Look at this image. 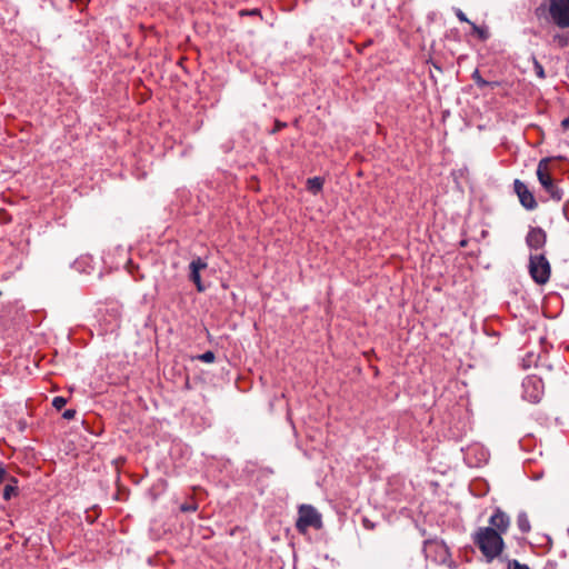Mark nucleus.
Returning a JSON list of instances; mask_svg holds the SVG:
<instances>
[{"label":"nucleus","mask_w":569,"mask_h":569,"mask_svg":"<svg viewBox=\"0 0 569 569\" xmlns=\"http://www.w3.org/2000/svg\"><path fill=\"white\" fill-rule=\"evenodd\" d=\"M473 545L480 550L485 561L491 563L495 559L503 561L505 540L493 528L479 527L472 535Z\"/></svg>","instance_id":"f257e3e1"},{"label":"nucleus","mask_w":569,"mask_h":569,"mask_svg":"<svg viewBox=\"0 0 569 569\" xmlns=\"http://www.w3.org/2000/svg\"><path fill=\"white\" fill-rule=\"evenodd\" d=\"M549 158H543L539 161L537 167V178L540 182L541 187L545 189V191L549 194V197L553 201H561L563 198V191L561 188L558 187L553 178L551 177L549 172Z\"/></svg>","instance_id":"f03ea898"},{"label":"nucleus","mask_w":569,"mask_h":569,"mask_svg":"<svg viewBox=\"0 0 569 569\" xmlns=\"http://www.w3.org/2000/svg\"><path fill=\"white\" fill-rule=\"evenodd\" d=\"M322 526V516L313 506L301 505L299 507L296 528L300 533H305L309 528L320 530Z\"/></svg>","instance_id":"7ed1b4c3"},{"label":"nucleus","mask_w":569,"mask_h":569,"mask_svg":"<svg viewBox=\"0 0 569 569\" xmlns=\"http://www.w3.org/2000/svg\"><path fill=\"white\" fill-rule=\"evenodd\" d=\"M529 273L537 284H546L551 276V266L543 253L529 256Z\"/></svg>","instance_id":"20e7f679"},{"label":"nucleus","mask_w":569,"mask_h":569,"mask_svg":"<svg viewBox=\"0 0 569 569\" xmlns=\"http://www.w3.org/2000/svg\"><path fill=\"white\" fill-rule=\"evenodd\" d=\"M549 17L559 28H569V0H550Z\"/></svg>","instance_id":"39448f33"},{"label":"nucleus","mask_w":569,"mask_h":569,"mask_svg":"<svg viewBox=\"0 0 569 569\" xmlns=\"http://www.w3.org/2000/svg\"><path fill=\"white\" fill-rule=\"evenodd\" d=\"M523 397L530 402H539L543 393L542 380L537 376L527 377L523 382Z\"/></svg>","instance_id":"423d86ee"},{"label":"nucleus","mask_w":569,"mask_h":569,"mask_svg":"<svg viewBox=\"0 0 569 569\" xmlns=\"http://www.w3.org/2000/svg\"><path fill=\"white\" fill-rule=\"evenodd\" d=\"M513 190H515L516 194L518 196L520 204L526 210L532 211L538 208V202H537L533 193L529 190V188L527 187V184L523 181L516 179L513 181Z\"/></svg>","instance_id":"0eeeda50"},{"label":"nucleus","mask_w":569,"mask_h":569,"mask_svg":"<svg viewBox=\"0 0 569 569\" xmlns=\"http://www.w3.org/2000/svg\"><path fill=\"white\" fill-rule=\"evenodd\" d=\"M488 522L489 526L487 528L496 529L502 537L508 531L511 520L510 517L503 510L497 507L493 510V513L490 516Z\"/></svg>","instance_id":"6e6552de"},{"label":"nucleus","mask_w":569,"mask_h":569,"mask_svg":"<svg viewBox=\"0 0 569 569\" xmlns=\"http://www.w3.org/2000/svg\"><path fill=\"white\" fill-rule=\"evenodd\" d=\"M547 243V233L541 227H530L526 236V244L531 250H540Z\"/></svg>","instance_id":"1a4fd4ad"},{"label":"nucleus","mask_w":569,"mask_h":569,"mask_svg":"<svg viewBox=\"0 0 569 569\" xmlns=\"http://www.w3.org/2000/svg\"><path fill=\"white\" fill-rule=\"evenodd\" d=\"M10 482L3 488L2 497L4 500H10L13 496L18 495V480L14 477H9Z\"/></svg>","instance_id":"9d476101"},{"label":"nucleus","mask_w":569,"mask_h":569,"mask_svg":"<svg viewBox=\"0 0 569 569\" xmlns=\"http://www.w3.org/2000/svg\"><path fill=\"white\" fill-rule=\"evenodd\" d=\"M325 180L320 177L309 178L307 180V190L312 194L319 193L323 188Z\"/></svg>","instance_id":"9b49d317"},{"label":"nucleus","mask_w":569,"mask_h":569,"mask_svg":"<svg viewBox=\"0 0 569 569\" xmlns=\"http://www.w3.org/2000/svg\"><path fill=\"white\" fill-rule=\"evenodd\" d=\"M517 526L522 533H528L531 530V525L526 511H520L518 513Z\"/></svg>","instance_id":"f8f14e48"},{"label":"nucleus","mask_w":569,"mask_h":569,"mask_svg":"<svg viewBox=\"0 0 569 569\" xmlns=\"http://www.w3.org/2000/svg\"><path fill=\"white\" fill-rule=\"evenodd\" d=\"M189 279L196 284L197 290L199 292H203L206 290V287L203 286V283L201 281L200 272L190 270Z\"/></svg>","instance_id":"ddd939ff"},{"label":"nucleus","mask_w":569,"mask_h":569,"mask_svg":"<svg viewBox=\"0 0 569 569\" xmlns=\"http://www.w3.org/2000/svg\"><path fill=\"white\" fill-rule=\"evenodd\" d=\"M207 267H208V263L200 257L193 259L189 264V269L194 270L197 272H200L201 270L206 269Z\"/></svg>","instance_id":"4468645a"},{"label":"nucleus","mask_w":569,"mask_h":569,"mask_svg":"<svg viewBox=\"0 0 569 569\" xmlns=\"http://www.w3.org/2000/svg\"><path fill=\"white\" fill-rule=\"evenodd\" d=\"M471 79L475 81V83L478 86V88L483 89L487 87V80L481 77L480 71L476 69L472 74Z\"/></svg>","instance_id":"2eb2a0df"},{"label":"nucleus","mask_w":569,"mask_h":569,"mask_svg":"<svg viewBox=\"0 0 569 569\" xmlns=\"http://www.w3.org/2000/svg\"><path fill=\"white\" fill-rule=\"evenodd\" d=\"M503 561L507 562V569H530L527 565L520 563L516 559L503 558Z\"/></svg>","instance_id":"dca6fc26"},{"label":"nucleus","mask_w":569,"mask_h":569,"mask_svg":"<svg viewBox=\"0 0 569 569\" xmlns=\"http://www.w3.org/2000/svg\"><path fill=\"white\" fill-rule=\"evenodd\" d=\"M548 9L549 7H547L546 3H541L540 6H538L536 9H535V16L537 19H542V18H547V14H549L548 12Z\"/></svg>","instance_id":"f3484780"},{"label":"nucleus","mask_w":569,"mask_h":569,"mask_svg":"<svg viewBox=\"0 0 569 569\" xmlns=\"http://www.w3.org/2000/svg\"><path fill=\"white\" fill-rule=\"evenodd\" d=\"M197 359L202 362L211 363L216 360V355L213 351L208 350V351L197 356Z\"/></svg>","instance_id":"a211bd4d"},{"label":"nucleus","mask_w":569,"mask_h":569,"mask_svg":"<svg viewBox=\"0 0 569 569\" xmlns=\"http://www.w3.org/2000/svg\"><path fill=\"white\" fill-rule=\"evenodd\" d=\"M470 26H471L472 32H473L475 34H477L479 39H481V40H487V38H488V31H487V30H485V29H482V28L478 27V26H477L476 23H473V22H471V23H470Z\"/></svg>","instance_id":"6ab92c4d"},{"label":"nucleus","mask_w":569,"mask_h":569,"mask_svg":"<svg viewBox=\"0 0 569 569\" xmlns=\"http://www.w3.org/2000/svg\"><path fill=\"white\" fill-rule=\"evenodd\" d=\"M179 509L181 512H194L198 510V503L191 500L190 502L182 503Z\"/></svg>","instance_id":"aec40b11"},{"label":"nucleus","mask_w":569,"mask_h":569,"mask_svg":"<svg viewBox=\"0 0 569 569\" xmlns=\"http://www.w3.org/2000/svg\"><path fill=\"white\" fill-rule=\"evenodd\" d=\"M533 71H535L536 76L539 77L540 79L546 78V73H545V69H543L542 64L536 59H533Z\"/></svg>","instance_id":"412c9836"},{"label":"nucleus","mask_w":569,"mask_h":569,"mask_svg":"<svg viewBox=\"0 0 569 569\" xmlns=\"http://www.w3.org/2000/svg\"><path fill=\"white\" fill-rule=\"evenodd\" d=\"M67 403V399L63 398V397H54L53 400H52V406L53 408H56L57 410H61Z\"/></svg>","instance_id":"4be33fe9"},{"label":"nucleus","mask_w":569,"mask_h":569,"mask_svg":"<svg viewBox=\"0 0 569 569\" xmlns=\"http://www.w3.org/2000/svg\"><path fill=\"white\" fill-rule=\"evenodd\" d=\"M553 41L558 42L560 47H566L568 44V38L563 34H556L553 37Z\"/></svg>","instance_id":"5701e85b"},{"label":"nucleus","mask_w":569,"mask_h":569,"mask_svg":"<svg viewBox=\"0 0 569 569\" xmlns=\"http://www.w3.org/2000/svg\"><path fill=\"white\" fill-rule=\"evenodd\" d=\"M455 13H456V17L459 19V21L466 22L469 24L471 23V21L467 18V16L462 12L461 9H456Z\"/></svg>","instance_id":"b1692460"},{"label":"nucleus","mask_w":569,"mask_h":569,"mask_svg":"<svg viewBox=\"0 0 569 569\" xmlns=\"http://www.w3.org/2000/svg\"><path fill=\"white\" fill-rule=\"evenodd\" d=\"M287 127V123L286 122H282L280 120H276L274 121V127L273 129L271 130V133H277L279 132L280 130H282L283 128Z\"/></svg>","instance_id":"393cba45"},{"label":"nucleus","mask_w":569,"mask_h":569,"mask_svg":"<svg viewBox=\"0 0 569 569\" xmlns=\"http://www.w3.org/2000/svg\"><path fill=\"white\" fill-rule=\"evenodd\" d=\"M77 411L74 409H67L63 413H62V417L67 420H71L74 418Z\"/></svg>","instance_id":"a878e982"},{"label":"nucleus","mask_w":569,"mask_h":569,"mask_svg":"<svg viewBox=\"0 0 569 569\" xmlns=\"http://www.w3.org/2000/svg\"><path fill=\"white\" fill-rule=\"evenodd\" d=\"M362 525L366 529L368 530H373L376 528V525L375 522H372L371 520H369L368 518H363L362 519Z\"/></svg>","instance_id":"bb28decb"},{"label":"nucleus","mask_w":569,"mask_h":569,"mask_svg":"<svg viewBox=\"0 0 569 569\" xmlns=\"http://www.w3.org/2000/svg\"><path fill=\"white\" fill-rule=\"evenodd\" d=\"M259 13H260L259 9L241 10L240 11L241 16H256V14H259Z\"/></svg>","instance_id":"cd10ccee"},{"label":"nucleus","mask_w":569,"mask_h":569,"mask_svg":"<svg viewBox=\"0 0 569 569\" xmlns=\"http://www.w3.org/2000/svg\"><path fill=\"white\" fill-rule=\"evenodd\" d=\"M9 477L6 468L0 465V485Z\"/></svg>","instance_id":"c85d7f7f"},{"label":"nucleus","mask_w":569,"mask_h":569,"mask_svg":"<svg viewBox=\"0 0 569 569\" xmlns=\"http://www.w3.org/2000/svg\"><path fill=\"white\" fill-rule=\"evenodd\" d=\"M487 87L491 88V89H495V88H498L502 84L501 81H498V80H487Z\"/></svg>","instance_id":"c756f323"},{"label":"nucleus","mask_w":569,"mask_h":569,"mask_svg":"<svg viewBox=\"0 0 569 569\" xmlns=\"http://www.w3.org/2000/svg\"><path fill=\"white\" fill-rule=\"evenodd\" d=\"M561 127L565 131L569 130V116L561 121Z\"/></svg>","instance_id":"7c9ffc66"},{"label":"nucleus","mask_w":569,"mask_h":569,"mask_svg":"<svg viewBox=\"0 0 569 569\" xmlns=\"http://www.w3.org/2000/svg\"><path fill=\"white\" fill-rule=\"evenodd\" d=\"M557 566L556 561L549 560L545 567V569H555Z\"/></svg>","instance_id":"2f4dec72"},{"label":"nucleus","mask_w":569,"mask_h":569,"mask_svg":"<svg viewBox=\"0 0 569 569\" xmlns=\"http://www.w3.org/2000/svg\"><path fill=\"white\" fill-rule=\"evenodd\" d=\"M531 358H532V355H528L527 360H526V359H523V362H525V363H523V367H525V368H528V367L530 366Z\"/></svg>","instance_id":"473e14b6"},{"label":"nucleus","mask_w":569,"mask_h":569,"mask_svg":"<svg viewBox=\"0 0 569 569\" xmlns=\"http://www.w3.org/2000/svg\"><path fill=\"white\" fill-rule=\"evenodd\" d=\"M467 246V240H461L460 241V247H466Z\"/></svg>","instance_id":"72a5a7b5"}]
</instances>
